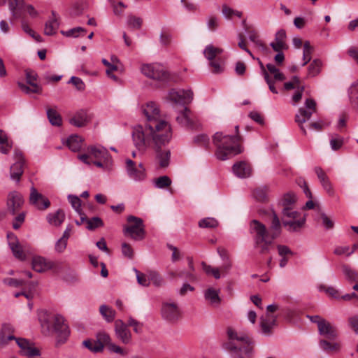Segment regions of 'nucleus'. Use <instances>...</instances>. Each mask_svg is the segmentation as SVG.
Returning a JSON list of instances; mask_svg holds the SVG:
<instances>
[{"mask_svg":"<svg viewBox=\"0 0 358 358\" xmlns=\"http://www.w3.org/2000/svg\"><path fill=\"white\" fill-rule=\"evenodd\" d=\"M143 113L146 117L145 125L138 124L133 127L132 139L148 138L156 135L172 132L170 123L165 120L160 112L158 105L150 101L143 106Z\"/></svg>","mask_w":358,"mask_h":358,"instance_id":"f257e3e1","label":"nucleus"},{"mask_svg":"<svg viewBox=\"0 0 358 358\" xmlns=\"http://www.w3.org/2000/svg\"><path fill=\"white\" fill-rule=\"evenodd\" d=\"M138 136L136 140L133 141L136 149L145 153L148 149L152 148L155 152V162L159 169H166L170 164L171 151L165 148L172 138V132L156 135L144 138Z\"/></svg>","mask_w":358,"mask_h":358,"instance_id":"f03ea898","label":"nucleus"},{"mask_svg":"<svg viewBox=\"0 0 358 358\" xmlns=\"http://www.w3.org/2000/svg\"><path fill=\"white\" fill-rule=\"evenodd\" d=\"M227 341L223 348L232 358H249L253 350V341L246 334L238 332L231 327L227 329Z\"/></svg>","mask_w":358,"mask_h":358,"instance_id":"7ed1b4c3","label":"nucleus"},{"mask_svg":"<svg viewBox=\"0 0 358 358\" xmlns=\"http://www.w3.org/2000/svg\"><path fill=\"white\" fill-rule=\"evenodd\" d=\"M235 135H224L217 132L213 137V143L216 147L215 156L220 160H226L242 152L240 145L241 136L239 127H235Z\"/></svg>","mask_w":358,"mask_h":358,"instance_id":"20e7f679","label":"nucleus"},{"mask_svg":"<svg viewBox=\"0 0 358 358\" xmlns=\"http://www.w3.org/2000/svg\"><path fill=\"white\" fill-rule=\"evenodd\" d=\"M250 232L252 235L255 246L259 250V253L269 252L274 238L266 227L257 220H252L250 223Z\"/></svg>","mask_w":358,"mask_h":358,"instance_id":"39448f33","label":"nucleus"},{"mask_svg":"<svg viewBox=\"0 0 358 358\" xmlns=\"http://www.w3.org/2000/svg\"><path fill=\"white\" fill-rule=\"evenodd\" d=\"M12 331L9 325H3L0 332V345H6L9 341L15 340L17 345L21 350V354L27 357H38L41 355V350L36 348L32 343L21 338H15L13 334L6 335V332Z\"/></svg>","mask_w":358,"mask_h":358,"instance_id":"423d86ee","label":"nucleus"},{"mask_svg":"<svg viewBox=\"0 0 358 358\" xmlns=\"http://www.w3.org/2000/svg\"><path fill=\"white\" fill-rule=\"evenodd\" d=\"M49 323L52 326V331L57 334V345L64 344L69 336L70 331L63 316L61 315H55L50 321L42 322L41 324L43 328L46 325L48 331H50Z\"/></svg>","mask_w":358,"mask_h":358,"instance_id":"0eeeda50","label":"nucleus"},{"mask_svg":"<svg viewBox=\"0 0 358 358\" xmlns=\"http://www.w3.org/2000/svg\"><path fill=\"white\" fill-rule=\"evenodd\" d=\"M128 224L123 228V234L134 241L144 239L145 235L143 220L138 217L129 215L127 217Z\"/></svg>","mask_w":358,"mask_h":358,"instance_id":"6e6552de","label":"nucleus"},{"mask_svg":"<svg viewBox=\"0 0 358 358\" xmlns=\"http://www.w3.org/2000/svg\"><path fill=\"white\" fill-rule=\"evenodd\" d=\"M141 71L147 78L162 84L167 83L170 79L169 72L162 65L158 63L143 64Z\"/></svg>","mask_w":358,"mask_h":358,"instance_id":"1a4fd4ad","label":"nucleus"},{"mask_svg":"<svg viewBox=\"0 0 358 358\" xmlns=\"http://www.w3.org/2000/svg\"><path fill=\"white\" fill-rule=\"evenodd\" d=\"M316 111V102L313 99H307L305 101V107L300 108L298 113L295 116V121L298 123L301 130L304 134H306L303 124L310 120L313 113Z\"/></svg>","mask_w":358,"mask_h":358,"instance_id":"9d476101","label":"nucleus"},{"mask_svg":"<svg viewBox=\"0 0 358 358\" xmlns=\"http://www.w3.org/2000/svg\"><path fill=\"white\" fill-rule=\"evenodd\" d=\"M161 315L164 320L170 323H176L181 317V310L178 303L164 301L161 306Z\"/></svg>","mask_w":358,"mask_h":358,"instance_id":"9b49d317","label":"nucleus"},{"mask_svg":"<svg viewBox=\"0 0 358 358\" xmlns=\"http://www.w3.org/2000/svg\"><path fill=\"white\" fill-rule=\"evenodd\" d=\"M168 99L175 103L187 104L193 99V92L191 90L172 89L168 94Z\"/></svg>","mask_w":358,"mask_h":358,"instance_id":"f8f14e48","label":"nucleus"},{"mask_svg":"<svg viewBox=\"0 0 358 358\" xmlns=\"http://www.w3.org/2000/svg\"><path fill=\"white\" fill-rule=\"evenodd\" d=\"M22 195L17 192L13 191L8 193L7 196V209L12 215L16 214L21 209L24 204Z\"/></svg>","mask_w":358,"mask_h":358,"instance_id":"ddd939ff","label":"nucleus"},{"mask_svg":"<svg viewBox=\"0 0 358 358\" xmlns=\"http://www.w3.org/2000/svg\"><path fill=\"white\" fill-rule=\"evenodd\" d=\"M14 159L16 161L10 169V178L19 182L23 173L24 157L22 152L19 150L14 152Z\"/></svg>","mask_w":358,"mask_h":358,"instance_id":"4468645a","label":"nucleus"},{"mask_svg":"<svg viewBox=\"0 0 358 358\" xmlns=\"http://www.w3.org/2000/svg\"><path fill=\"white\" fill-rule=\"evenodd\" d=\"M29 202L40 210L47 209L50 205L48 199L39 193L34 187H31L30 189Z\"/></svg>","mask_w":358,"mask_h":358,"instance_id":"2eb2a0df","label":"nucleus"},{"mask_svg":"<svg viewBox=\"0 0 358 358\" xmlns=\"http://www.w3.org/2000/svg\"><path fill=\"white\" fill-rule=\"evenodd\" d=\"M127 171L129 176L134 180H141L145 176V169L140 164L138 167L135 166L134 162L131 159L126 160Z\"/></svg>","mask_w":358,"mask_h":358,"instance_id":"dca6fc26","label":"nucleus"},{"mask_svg":"<svg viewBox=\"0 0 358 358\" xmlns=\"http://www.w3.org/2000/svg\"><path fill=\"white\" fill-rule=\"evenodd\" d=\"M115 331L117 337L124 344L131 341V334L127 325L120 320L115 322Z\"/></svg>","mask_w":358,"mask_h":358,"instance_id":"f3484780","label":"nucleus"},{"mask_svg":"<svg viewBox=\"0 0 358 358\" xmlns=\"http://www.w3.org/2000/svg\"><path fill=\"white\" fill-rule=\"evenodd\" d=\"M32 268L38 273H43L54 268L55 264L42 257H35L32 259Z\"/></svg>","mask_w":358,"mask_h":358,"instance_id":"a211bd4d","label":"nucleus"},{"mask_svg":"<svg viewBox=\"0 0 358 358\" xmlns=\"http://www.w3.org/2000/svg\"><path fill=\"white\" fill-rule=\"evenodd\" d=\"M314 170L324 189L329 195L332 196L334 193V191L329 178L326 173L321 167L319 166H316Z\"/></svg>","mask_w":358,"mask_h":358,"instance_id":"6ab92c4d","label":"nucleus"},{"mask_svg":"<svg viewBox=\"0 0 358 358\" xmlns=\"http://www.w3.org/2000/svg\"><path fill=\"white\" fill-rule=\"evenodd\" d=\"M306 218L304 216H299L294 219H282L283 225L287 227L289 231H298L305 224Z\"/></svg>","mask_w":358,"mask_h":358,"instance_id":"aec40b11","label":"nucleus"},{"mask_svg":"<svg viewBox=\"0 0 358 358\" xmlns=\"http://www.w3.org/2000/svg\"><path fill=\"white\" fill-rule=\"evenodd\" d=\"M233 172L238 178H245L250 177L252 173L250 164L246 162H239L234 164Z\"/></svg>","mask_w":358,"mask_h":358,"instance_id":"412c9836","label":"nucleus"},{"mask_svg":"<svg viewBox=\"0 0 358 358\" xmlns=\"http://www.w3.org/2000/svg\"><path fill=\"white\" fill-rule=\"evenodd\" d=\"M318 331L328 340H335L337 337L336 328L327 320L319 324Z\"/></svg>","mask_w":358,"mask_h":358,"instance_id":"4be33fe9","label":"nucleus"},{"mask_svg":"<svg viewBox=\"0 0 358 358\" xmlns=\"http://www.w3.org/2000/svg\"><path fill=\"white\" fill-rule=\"evenodd\" d=\"M88 152L91 157L97 160H103L104 162L110 161V155L108 151L102 146H92L88 148Z\"/></svg>","mask_w":358,"mask_h":358,"instance_id":"5701e85b","label":"nucleus"},{"mask_svg":"<svg viewBox=\"0 0 358 358\" xmlns=\"http://www.w3.org/2000/svg\"><path fill=\"white\" fill-rule=\"evenodd\" d=\"M59 27V23L56 16V13L52 11V17L45 24L44 34L48 36L54 35L57 33Z\"/></svg>","mask_w":358,"mask_h":358,"instance_id":"b1692460","label":"nucleus"},{"mask_svg":"<svg viewBox=\"0 0 358 358\" xmlns=\"http://www.w3.org/2000/svg\"><path fill=\"white\" fill-rule=\"evenodd\" d=\"M275 322L276 317L272 315L266 314L265 317H262L260 325L262 332L266 335H270Z\"/></svg>","mask_w":358,"mask_h":358,"instance_id":"393cba45","label":"nucleus"},{"mask_svg":"<svg viewBox=\"0 0 358 358\" xmlns=\"http://www.w3.org/2000/svg\"><path fill=\"white\" fill-rule=\"evenodd\" d=\"M285 31L282 29L278 31L275 34V42H272L270 45L275 52L282 51V50L287 48L285 43Z\"/></svg>","mask_w":358,"mask_h":358,"instance_id":"a878e982","label":"nucleus"},{"mask_svg":"<svg viewBox=\"0 0 358 358\" xmlns=\"http://www.w3.org/2000/svg\"><path fill=\"white\" fill-rule=\"evenodd\" d=\"M87 122V115L86 111L80 110L76 112L72 117L69 119V123L77 127H84Z\"/></svg>","mask_w":358,"mask_h":358,"instance_id":"bb28decb","label":"nucleus"},{"mask_svg":"<svg viewBox=\"0 0 358 358\" xmlns=\"http://www.w3.org/2000/svg\"><path fill=\"white\" fill-rule=\"evenodd\" d=\"M271 222L268 229L272 234V237L275 239L278 237L281 233V224L278 215L275 211H271Z\"/></svg>","mask_w":358,"mask_h":358,"instance_id":"cd10ccee","label":"nucleus"},{"mask_svg":"<svg viewBox=\"0 0 358 358\" xmlns=\"http://www.w3.org/2000/svg\"><path fill=\"white\" fill-rule=\"evenodd\" d=\"M222 52L223 50L222 48L215 47L211 44L208 45L203 50V55L208 61L215 60L217 57H221L220 55Z\"/></svg>","mask_w":358,"mask_h":358,"instance_id":"c85d7f7f","label":"nucleus"},{"mask_svg":"<svg viewBox=\"0 0 358 358\" xmlns=\"http://www.w3.org/2000/svg\"><path fill=\"white\" fill-rule=\"evenodd\" d=\"M48 222L54 226H59L65 219V214L62 210H58L54 213H50L47 216Z\"/></svg>","mask_w":358,"mask_h":358,"instance_id":"c756f323","label":"nucleus"},{"mask_svg":"<svg viewBox=\"0 0 358 358\" xmlns=\"http://www.w3.org/2000/svg\"><path fill=\"white\" fill-rule=\"evenodd\" d=\"M13 143L8 141L6 134L0 129V152L3 154H8L11 150Z\"/></svg>","mask_w":358,"mask_h":358,"instance_id":"7c9ffc66","label":"nucleus"},{"mask_svg":"<svg viewBox=\"0 0 358 358\" xmlns=\"http://www.w3.org/2000/svg\"><path fill=\"white\" fill-rule=\"evenodd\" d=\"M83 139L78 135H71L67 139L66 144L73 152H78L81 148Z\"/></svg>","mask_w":358,"mask_h":358,"instance_id":"2f4dec72","label":"nucleus"},{"mask_svg":"<svg viewBox=\"0 0 358 358\" xmlns=\"http://www.w3.org/2000/svg\"><path fill=\"white\" fill-rule=\"evenodd\" d=\"M321 348L327 352H337L340 350V344L334 340L323 339L320 341Z\"/></svg>","mask_w":358,"mask_h":358,"instance_id":"473e14b6","label":"nucleus"},{"mask_svg":"<svg viewBox=\"0 0 358 358\" xmlns=\"http://www.w3.org/2000/svg\"><path fill=\"white\" fill-rule=\"evenodd\" d=\"M209 66L211 68V71L213 73H221L224 71L225 60L222 57H217L215 60L209 61Z\"/></svg>","mask_w":358,"mask_h":358,"instance_id":"72a5a7b5","label":"nucleus"},{"mask_svg":"<svg viewBox=\"0 0 358 358\" xmlns=\"http://www.w3.org/2000/svg\"><path fill=\"white\" fill-rule=\"evenodd\" d=\"M47 116L50 124L53 126H61L62 118L59 113L54 108L47 109Z\"/></svg>","mask_w":358,"mask_h":358,"instance_id":"f704fd0d","label":"nucleus"},{"mask_svg":"<svg viewBox=\"0 0 358 358\" xmlns=\"http://www.w3.org/2000/svg\"><path fill=\"white\" fill-rule=\"evenodd\" d=\"M23 0H9L8 7L13 18L17 19L20 17L18 9H22L23 4Z\"/></svg>","mask_w":358,"mask_h":358,"instance_id":"c9c22d12","label":"nucleus"},{"mask_svg":"<svg viewBox=\"0 0 358 358\" xmlns=\"http://www.w3.org/2000/svg\"><path fill=\"white\" fill-rule=\"evenodd\" d=\"M205 299L210 301L212 305H218L220 303L219 291L213 288L208 289L204 294Z\"/></svg>","mask_w":358,"mask_h":358,"instance_id":"e433bc0d","label":"nucleus"},{"mask_svg":"<svg viewBox=\"0 0 358 358\" xmlns=\"http://www.w3.org/2000/svg\"><path fill=\"white\" fill-rule=\"evenodd\" d=\"M189 114L190 110L187 108H185L184 110L176 117L178 122L182 126H191L192 122L189 117Z\"/></svg>","mask_w":358,"mask_h":358,"instance_id":"4c0bfd02","label":"nucleus"},{"mask_svg":"<svg viewBox=\"0 0 358 358\" xmlns=\"http://www.w3.org/2000/svg\"><path fill=\"white\" fill-rule=\"evenodd\" d=\"M83 345L91 352H99L103 350V346L101 341L85 340Z\"/></svg>","mask_w":358,"mask_h":358,"instance_id":"58836bf2","label":"nucleus"},{"mask_svg":"<svg viewBox=\"0 0 358 358\" xmlns=\"http://www.w3.org/2000/svg\"><path fill=\"white\" fill-rule=\"evenodd\" d=\"M99 311L108 322H110L115 319V311L109 306L102 305L99 308Z\"/></svg>","mask_w":358,"mask_h":358,"instance_id":"ea45409f","label":"nucleus"},{"mask_svg":"<svg viewBox=\"0 0 358 358\" xmlns=\"http://www.w3.org/2000/svg\"><path fill=\"white\" fill-rule=\"evenodd\" d=\"M38 285L37 282H31L29 283V290L28 291H22L20 292L15 293L14 296L17 298L20 296H24L28 300H31L34 297V291L36 287Z\"/></svg>","mask_w":358,"mask_h":358,"instance_id":"a19ab883","label":"nucleus"},{"mask_svg":"<svg viewBox=\"0 0 358 358\" xmlns=\"http://www.w3.org/2000/svg\"><path fill=\"white\" fill-rule=\"evenodd\" d=\"M102 63L107 67L106 71L107 76L113 80L118 81V78L113 74V72L117 70L116 64H111L106 59H102Z\"/></svg>","mask_w":358,"mask_h":358,"instance_id":"79ce46f5","label":"nucleus"},{"mask_svg":"<svg viewBox=\"0 0 358 358\" xmlns=\"http://www.w3.org/2000/svg\"><path fill=\"white\" fill-rule=\"evenodd\" d=\"M18 86H19L20 89L26 94H30V93L41 94V92H42V87L41 86H39L38 85H30V87H29L24 83H18Z\"/></svg>","mask_w":358,"mask_h":358,"instance_id":"37998d69","label":"nucleus"},{"mask_svg":"<svg viewBox=\"0 0 358 358\" xmlns=\"http://www.w3.org/2000/svg\"><path fill=\"white\" fill-rule=\"evenodd\" d=\"M343 272L349 281L358 282V272L352 270L347 265L343 266Z\"/></svg>","mask_w":358,"mask_h":358,"instance_id":"c03bdc74","label":"nucleus"},{"mask_svg":"<svg viewBox=\"0 0 358 358\" xmlns=\"http://www.w3.org/2000/svg\"><path fill=\"white\" fill-rule=\"evenodd\" d=\"M322 66V62L320 59H314L308 66V76L314 77L320 72Z\"/></svg>","mask_w":358,"mask_h":358,"instance_id":"a18cd8bd","label":"nucleus"},{"mask_svg":"<svg viewBox=\"0 0 358 358\" xmlns=\"http://www.w3.org/2000/svg\"><path fill=\"white\" fill-rule=\"evenodd\" d=\"M268 71L273 75V80L276 81H283L285 80V75L280 71V70L272 64H268L266 65Z\"/></svg>","mask_w":358,"mask_h":358,"instance_id":"49530a36","label":"nucleus"},{"mask_svg":"<svg viewBox=\"0 0 358 358\" xmlns=\"http://www.w3.org/2000/svg\"><path fill=\"white\" fill-rule=\"evenodd\" d=\"M313 47L310 42L306 41L303 43V60L304 61L302 66L306 65L311 59V54L313 52Z\"/></svg>","mask_w":358,"mask_h":358,"instance_id":"de8ad7c7","label":"nucleus"},{"mask_svg":"<svg viewBox=\"0 0 358 358\" xmlns=\"http://www.w3.org/2000/svg\"><path fill=\"white\" fill-rule=\"evenodd\" d=\"M150 283L152 282L156 287H161L164 285V280L162 276L156 271L149 273Z\"/></svg>","mask_w":358,"mask_h":358,"instance_id":"09e8293b","label":"nucleus"},{"mask_svg":"<svg viewBox=\"0 0 358 358\" xmlns=\"http://www.w3.org/2000/svg\"><path fill=\"white\" fill-rule=\"evenodd\" d=\"M199 227L201 228L213 229L218 226V222L213 217H206L199 222Z\"/></svg>","mask_w":358,"mask_h":358,"instance_id":"8fccbe9b","label":"nucleus"},{"mask_svg":"<svg viewBox=\"0 0 358 358\" xmlns=\"http://www.w3.org/2000/svg\"><path fill=\"white\" fill-rule=\"evenodd\" d=\"M69 201L71 204L72 207L75 209V210L80 215H83L82 209H81V200L80 198L75 195H69L68 196Z\"/></svg>","mask_w":358,"mask_h":358,"instance_id":"3c124183","label":"nucleus"},{"mask_svg":"<svg viewBox=\"0 0 358 358\" xmlns=\"http://www.w3.org/2000/svg\"><path fill=\"white\" fill-rule=\"evenodd\" d=\"M171 184V180L166 176H160L155 180V185L159 189H164Z\"/></svg>","mask_w":358,"mask_h":358,"instance_id":"603ef678","label":"nucleus"},{"mask_svg":"<svg viewBox=\"0 0 358 358\" xmlns=\"http://www.w3.org/2000/svg\"><path fill=\"white\" fill-rule=\"evenodd\" d=\"M249 39L255 43L257 48H258L259 50L262 51L266 50V47L263 43V42L259 39V35L255 32L251 31L249 34Z\"/></svg>","mask_w":358,"mask_h":358,"instance_id":"864d4df0","label":"nucleus"},{"mask_svg":"<svg viewBox=\"0 0 358 358\" xmlns=\"http://www.w3.org/2000/svg\"><path fill=\"white\" fill-rule=\"evenodd\" d=\"M282 219H288V218L294 219V218H296L299 216L301 215L300 213H299L296 210H294L289 206L284 207L282 209Z\"/></svg>","mask_w":358,"mask_h":358,"instance_id":"5fc2aeb1","label":"nucleus"},{"mask_svg":"<svg viewBox=\"0 0 358 358\" xmlns=\"http://www.w3.org/2000/svg\"><path fill=\"white\" fill-rule=\"evenodd\" d=\"M10 248L11 249L14 256L19 259H24L25 258V255L22 250L20 245L18 243L14 244L13 242L10 243Z\"/></svg>","mask_w":358,"mask_h":358,"instance_id":"6e6d98bb","label":"nucleus"},{"mask_svg":"<svg viewBox=\"0 0 358 358\" xmlns=\"http://www.w3.org/2000/svg\"><path fill=\"white\" fill-rule=\"evenodd\" d=\"M87 229L89 230H94L103 225V221L98 217H94L92 219L87 220Z\"/></svg>","mask_w":358,"mask_h":358,"instance_id":"4d7b16f0","label":"nucleus"},{"mask_svg":"<svg viewBox=\"0 0 358 358\" xmlns=\"http://www.w3.org/2000/svg\"><path fill=\"white\" fill-rule=\"evenodd\" d=\"M301 80L299 77L294 76L291 81L287 82L284 84V88L286 90H290L293 89L297 90L299 87L302 86Z\"/></svg>","mask_w":358,"mask_h":358,"instance_id":"13d9d810","label":"nucleus"},{"mask_svg":"<svg viewBox=\"0 0 358 358\" xmlns=\"http://www.w3.org/2000/svg\"><path fill=\"white\" fill-rule=\"evenodd\" d=\"M255 198L259 201H265L267 198V187L257 188L254 192Z\"/></svg>","mask_w":358,"mask_h":358,"instance_id":"bf43d9fd","label":"nucleus"},{"mask_svg":"<svg viewBox=\"0 0 358 358\" xmlns=\"http://www.w3.org/2000/svg\"><path fill=\"white\" fill-rule=\"evenodd\" d=\"M202 267L203 271L208 275H213L215 279L220 278V269L217 268H213L210 265H207L205 262H202Z\"/></svg>","mask_w":358,"mask_h":358,"instance_id":"052dcab7","label":"nucleus"},{"mask_svg":"<svg viewBox=\"0 0 358 358\" xmlns=\"http://www.w3.org/2000/svg\"><path fill=\"white\" fill-rule=\"evenodd\" d=\"M134 271L136 273L138 283L144 287L149 286V275L147 277L144 273H141L136 268H134Z\"/></svg>","mask_w":358,"mask_h":358,"instance_id":"680f3d73","label":"nucleus"},{"mask_svg":"<svg viewBox=\"0 0 358 358\" xmlns=\"http://www.w3.org/2000/svg\"><path fill=\"white\" fill-rule=\"evenodd\" d=\"M222 14L224 15V16L227 18H230L233 15H236L238 17H241V16H242L241 12H240L238 10H233L232 8L228 7L227 5L222 6Z\"/></svg>","mask_w":358,"mask_h":358,"instance_id":"e2e57ef3","label":"nucleus"},{"mask_svg":"<svg viewBox=\"0 0 358 358\" xmlns=\"http://www.w3.org/2000/svg\"><path fill=\"white\" fill-rule=\"evenodd\" d=\"M194 141L197 145L202 146L206 149H208L209 147L210 141L208 137L206 134H200L195 136Z\"/></svg>","mask_w":358,"mask_h":358,"instance_id":"0e129e2a","label":"nucleus"},{"mask_svg":"<svg viewBox=\"0 0 358 358\" xmlns=\"http://www.w3.org/2000/svg\"><path fill=\"white\" fill-rule=\"evenodd\" d=\"M296 201V196L293 192H288L284 195L282 201L283 207H289L290 205L295 203Z\"/></svg>","mask_w":358,"mask_h":358,"instance_id":"69168bd1","label":"nucleus"},{"mask_svg":"<svg viewBox=\"0 0 358 358\" xmlns=\"http://www.w3.org/2000/svg\"><path fill=\"white\" fill-rule=\"evenodd\" d=\"M22 28L23 31L31 36L36 41L41 42L42 38L39 34H37L34 30H32L29 26L24 22L22 24Z\"/></svg>","mask_w":358,"mask_h":358,"instance_id":"338daca9","label":"nucleus"},{"mask_svg":"<svg viewBox=\"0 0 358 358\" xmlns=\"http://www.w3.org/2000/svg\"><path fill=\"white\" fill-rule=\"evenodd\" d=\"M121 250L124 257L130 259L134 257V252L129 244L127 243H122L121 245Z\"/></svg>","mask_w":358,"mask_h":358,"instance_id":"774afa93","label":"nucleus"}]
</instances>
